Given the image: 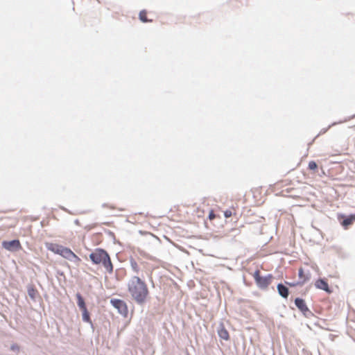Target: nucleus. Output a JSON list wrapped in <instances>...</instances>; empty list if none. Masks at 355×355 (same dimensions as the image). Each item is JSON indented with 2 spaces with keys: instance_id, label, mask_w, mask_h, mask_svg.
I'll use <instances>...</instances> for the list:
<instances>
[{
  "instance_id": "4468645a",
  "label": "nucleus",
  "mask_w": 355,
  "mask_h": 355,
  "mask_svg": "<svg viewBox=\"0 0 355 355\" xmlns=\"http://www.w3.org/2000/svg\"><path fill=\"white\" fill-rule=\"evenodd\" d=\"M28 296L32 300H35L36 297L38 295V292L33 286H31L28 288Z\"/></svg>"
},
{
  "instance_id": "ddd939ff",
  "label": "nucleus",
  "mask_w": 355,
  "mask_h": 355,
  "mask_svg": "<svg viewBox=\"0 0 355 355\" xmlns=\"http://www.w3.org/2000/svg\"><path fill=\"white\" fill-rule=\"evenodd\" d=\"M218 334L221 339L228 340L230 339V335L227 330L222 326L221 328L218 331Z\"/></svg>"
},
{
  "instance_id": "7ed1b4c3",
  "label": "nucleus",
  "mask_w": 355,
  "mask_h": 355,
  "mask_svg": "<svg viewBox=\"0 0 355 355\" xmlns=\"http://www.w3.org/2000/svg\"><path fill=\"white\" fill-rule=\"evenodd\" d=\"M89 258L94 264H102L108 272H112L113 266L110 257L105 250L97 248L89 254Z\"/></svg>"
},
{
  "instance_id": "2eb2a0df",
  "label": "nucleus",
  "mask_w": 355,
  "mask_h": 355,
  "mask_svg": "<svg viewBox=\"0 0 355 355\" xmlns=\"http://www.w3.org/2000/svg\"><path fill=\"white\" fill-rule=\"evenodd\" d=\"M139 19L142 22L152 21L151 19H148V18H147V12L145 10H141L139 12Z\"/></svg>"
},
{
  "instance_id": "1a4fd4ad",
  "label": "nucleus",
  "mask_w": 355,
  "mask_h": 355,
  "mask_svg": "<svg viewBox=\"0 0 355 355\" xmlns=\"http://www.w3.org/2000/svg\"><path fill=\"white\" fill-rule=\"evenodd\" d=\"M2 246L7 250L15 251L21 248V245L19 240H12L10 241H4L2 242Z\"/></svg>"
},
{
  "instance_id": "f03ea898",
  "label": "nucleus",
  "mask_w": 355,
  "mask_h": 355,
  "mask_svg": "<svg viewBox=\"0 0 355 355\" xmlns=\"http://www.w3.org/2000/svg\"><path fill=\"white\" fill-rule=\"evenodd\" d=\"M46 248L49 250L58 254L63 258L73 262L78 266L81 262L80 258L76 255L71 249L56 243H47Z\"/></svg>"
},
{
  "instance_id": "a211bd4d",
  "label": "nucleus",
  "mask_w": 355,
  "mask_h": 355,
  "mask_svg": "<svg viewBox=\"0 0 355 355\" xmlns=\"http://www.w3.org/2000/svg\"><path fill=\"white\" fill-rule=\"evenodd\" d=\"M216 218V216L215 215L214 212L213 210L210 211L209 214V220H214V218Z\"/></svg>"
},
{
  "instance_id": "9d476101",
  "label": "nucleus",
  "mask_w": 355,
  "mask_h": 355,
  "mask_svg": "<svg viewBox=\"0 0 355 355\" xmlns=\"http://www.w3.org/2000/svg\"><path fill=\"white\" fill-rule=\"evenodd\" d=\"M295 304L300 311H301L304 315H306L307 313H311L308 306L306 304L305 301L301 298H296L295 300Z\"/></svg>"
},
{
  "instance_id": "9b49d317",
  "label": "nucleus",
  "mask_w": 355,
  "mask_h": 355,
  "mask_svg": "<svg viewBox=\"0 0 355 355\" xmlns=\"http://www.w3.org/2000/svg\"><path fill=\"white\" fill-rule=\"evenodd\" d=\"M315 286L320 290H323L328 293H331V289L329 288V284L324 279H319L315 281Z\"/></svg>"
},
{
  "instance_id": "6e6552de",
  "label": "nucleus",
  "mask_w": 355,
  "mask_h": 355,
  "mask_svg": "<svg viewBox=\"0 0 355 355\" xmlns=\"http://www.w3.org/2000/svg\"><path fill=\"white\" fill-rule=\"evenodd\" d=\"M338 219L340 221V225L345 230H347L349 226L353 225L355 222V214H350L347 216H345L343 214H339L338 216Z\"/></svg>"
},
{
  "instance_id": "20e7f679",
  "label": "nucleus",
  "mask_w": 355,
  "mask_h": 355,
  "mask_svg": "<svg viewBox=\"0 0 355 355\" xmlns=\"http://www.w3.org/2000/svg\"><path fill=\"white\" fill-rule=\"evenodd\" d=\"M252 277L257 287L261 290H267L274 279V276L272 274L261 276L259 270H256L252 274Z\"/></svg>"
},
{
  "instance_id": "39448f33",
  "label": "nucleus",
  "mask_w": 355,
  "mask_h": 355,
  "mask_svg": "<svg viewBox=\"0 0 355 355\" xmlns=\"http://www.w3.org/2000/svg\"><path fill=\"white\" fill-rule=\"evenodd\" d=\"M77 304L83 313V320L92 324L89 313L87 309L85 300L80 293L76 294Z\"/></svg>"
},
{
  "instance_id": "0eeeda50",
  "label": "nucleus",
  "mask_w": 355,
  "mask_h": 355,
  "mask_svg": "<svg viewBox=\"0 0 355 355\" xmlns=\"http://www.w3.org/2000/svg\"><path fill=\"white\" fill-rule=\"evenodd\" d=\"M298 277L299 281L296 284H291L288 282L286 283L290 286H295L296 285H303L310 279L311 274L309 271L305 272L304 269L302 268H300L298 270Z\"/></svg>"
},
{
  "instance_id": "6ab92c4d",
  "label": "nucleus",
  "mask_w": 355,
  "mask_h": 355,
  "mask_svg": "<svg viewBox=\"0 0 355 355\" xmlns=\"http://www.w3.org/2000/svg\"><path fill=\"white\" fill-rule=\"evenodd\" d=\"M11 349H12V350H17V351H19V347L17 345H12Z\"/></svg>"
},
{
  "instance_id": "f8f14e48",
  "label": "nucleus",
  "mask_w": 355,
  "mask_h": 355,
  "mask_svg": "<svg viewBox=\"0 0 355 355\" xmlns=\"http://www.w3.org/2000/svg\"><path fill=\"white\" fill-rule=\"evenodd\" d=\"M279 294L284 298H287L289 295L288 288L283 285L282 284H279L277 286Z\"/></svg>"
},
{
  "instance_id": "423d86ee",
  "label": "nucleus",
  "mask_w": 355,
  "mask_h": 355,
  "mask_svg": "<svg viewBox=\"0 0 355 355\" xmlns=\"http://www.w3.org/2000/svg\"><path fill=\"white\" fill-rule=\"evenodd\" d=\"M111 304L118 310V312L123 317L126 318L128 314V309L126 303L120 299H112Z\"/></svg>"
},
{
  "instance_id": "dca6fc26",
  "label": "nucleus",
  "mask_w": 355,
  "mask_h": 355,
  "mask_svg": "<svg viewBox=\"0 0 355 355\" xmlns=\"http://www.w3.org/2000/svg\"><path fill=\"white\" fill-rule=\"evenodd\" d=\"M236 214V209L234 208H232L230 209H227L224 211V216L225 218H230L232 216H235Z\"/></svg>"
},
{
  "instance_id": "f257e3e1",
  "label": "nucleus",
  "mask_w": 355,
  "mask_h": 355,
  "mask_svg": "<svg viewBox=\"0 0 355 355\" xmlns=\"http://www.w3.org/2000/svg\"><path fill=\"white\" fill-rule=\"evenodd\" d=\"M127 291L130 297L138 304H144L149 298L147 284L137 276H133L128 279Z\"/></svg>"
},
{
  "instance_id": "f3484780",
  "label": "nucleus",
  "mask_w": 355,
  "mask_h": 355,
  "mask_svg": "<svg viewBox=\"0 0 355 355\" xmlns=\"http://www.w3.org/2000/svg\"><path fill=\"white\" fill-rule=\"evenodd\" d=\"M308 168L309 170L313 171L317 169L318 165L314 161H310L309 162Z\"/></svg>"
}]
</instances>
